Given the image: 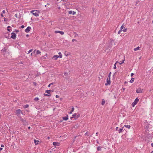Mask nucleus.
Listing matches in <instances>:
<instances>
[{
    "instance_id": "nucleus-1",
    "label": "nucleus",
    "mask_w": 153,
    "mask_h": 153,
    "mask_svg": "<svg viewBox=\"0 0 153 153\" xmlns=\"http://www.w3.org/2000/svg\"><path fill=\"white\" fill-rule=\"evenodd\" d=\"M111 74V72H110L108 74V77L107 78L106 80V82L105 83V85H110L111 83L110 82V76Z\"/></svg>"
},
{
    "instance_id": "nucleus-2",
    "label": "nucleus",
    "mask_w": 153,
    "mask_h": 153,
    "mask_svg": "<svg viewBox=\"0 0 153 153\" xmlns=\"http://www.w3.org/2000/svg\"><path fill=\"white\" fill-rule=\"evenodd\" d=\"M39 10H33L31 11V13H32L33 15L36 17L39 16Z\"/></svg>"
},
{
    "instance_id": "nucleus-3",
    "label": "nucleus",
    "mask_w": 153,
    "mask_h": 153,
    "mask_svg": "<svg viewBox=\"0 0 153 153\" xmlns=\"http://www.w3.org/2000/svg\"><path fill=\"white\" fill-rule=\"evenodd\" d=\"M80 116V114H79L74 113L72 115L71 119L74 118L75 119H77Z\"/></svg>"
},
{
    "instance_id": "nucleus-4",
    "label": "nucleus",
    "mask_w": 153,
    "mask_h": 153,
    "mask_svg": "<svg viewBox=\"0 0 153 153\" xmlns=\"http://www.w3.org/2000/svg\"><path fill=\"white\" fill-rule=\"evenodd\" d=\"M139 101V99L138 97H137L135 100L134 102L132 103V105L133 107H134L135 105H136Z\"/></svg>"
},
{
    "instance_id": "nucleus-5",
    "label": "nucleus",
    "mask_w": 153,
    "mask_h": 153,
    "mask_svg": "<svg viewBox=\"0 0 153 153\" xmlns=\"http://www.w3.org/2000/svg\"><path fill=\"white\" fill-rule=\"evenodd\" d=\"M11 38L13 39H15L16 37V34L14 32H13L11 33Z\"/></svg>"
},
{
    "instance_id": "nucleus-6",
    "label": "nucleus",
    "mask_w": 153,
    "mask_h": 153,
    "mask_svg": "<svg viewBox=\"0 0 153 153\" xmlns=\"http://www.w3.org/2000/svg\"><path fill=\"white\" fill-rule=\"evenodd\" d=\"M143 90L140 88H138L136 90V92L137 93H142Z\"/></svg>"
},
{
    "instance_id": "nucleus-7",
    "label": "nucleus",
    "mask_w": 153,
    "mask_h": 153,
    "mask_svg": "<svg viewBox=\"0 0 153 153\" xmlns=\"http://www.w3.org/2000/svg\"><path fill=\"white\" fill-rule=\"evenodd\" d=\"M125 27L123 25H122L120 27L121 30L124 32H125L126 31L127 29L126 28L125 29Z\"/></svg>"
},
{
    "instance_id": "nucleus-8",
    "label": "nucleus",
    "mask_w": 153,
    "mask_h": 153,
    "mask_svg": "<svg viewBox=\"0 0 153 153\" xmlns=\"http://www.w3.org/2000/svg\"><path fill=\"white\" fill-rule=\"evenodd\" d=\"M31 28L30 27L28 26L27 28L25 30V31L26 33H28L30 30H31Z\"/></svg>"
},
{
    "instance_id": "nucleus-9",
    "label": "nucleus",
    "mask_w": 153,
    "mask_h": 153,
    "mask_svg": "<svg viewBox=\"0 0 153 153\" xmlns=\"http://www.w3.org/2000/svg\"><path fill=\"white\" fill-rule=\"evenodd\" d=\"M59 57L60 58H62V56L61 55L59 56L54 55L53 56V58H54L56 60Z\"/></svg>"
},
{
    "instance_id": "nucleus-10",
    "label": "nucleus",
    "mask_w": 153,
    "mask_h": 153,
    "mask_svg": "<svg viewBox=\"0 0 153 153\" xmlns=\"http://www.w3.org/2000/svg\"><path fill=\"white\" fill-rule=\"evenodd\" d=\"M55 33H59L63 35L64 34V32L62 31H59V30H56L55 31Z\"/></svg>"
},
{
    "instance_id": "nucleus-11",
    "label": "nucleus",
    "mask_w": 153,
    "mask_h": 153,
    "mask_svg": "<svg viewBox=\"0 0 153 153\" xmlns=\"http://www.w3.org/2000/svg\"><path fill=\"white\" fill-rule=\"evenodd\" d=\"M21 110L20 109H17L16 110V114L18 115H19V114L21 113Z\"/></svg>"
},
{
    "instance_id": "nucleus-12",
    "label": "nucleus",
    "mask_w": 153,
    "mask_h": 153,
    "mask_svg": "<svg viewBox=\"0 0 153 153\" xmlns=\"http://www.w3.org/2000/svg\"><path fill=\"white\" fill-rule=\"evenodd\" d=\"M68 74L67 73L65 72L64 73V75L65 76V78L66 79H68Z\"/></svg>"
},
{
    "instance_id": "nucleus-13",
    "label": "nucleus",
    "mask_w": 153,
    "mask_h": 153,
    "mask_svg": "<svg viewBox=\"0 0 153 153\" xmlns=\"http://www.w3.org/2000/svg\"><path fill=\"white\" fill-rule=\"evenodd\" d=\"M63 119L64 120H67L68 119V115H67V116L64 117H62Z\"/></svg>"
},
{
    "instance_id": "nucleus-14",
    "label": "nucleus",
    "mask_w": 153,
    "mask_h": 153,
    "mask_svg": "<svg viewBox=\"0 0 153 153\" xmlns=\"http://www.w3.org/2000/svg\"><path fill=\"white\" fill-rule=\"evenodd\" d=\"M34 142L35 145H37L38 144V142H39V141L37 140H36L35 139H34Z\"/></svg>"
},
{
    "instance_id": "nucleus-15",
    "label": "nucleus",
    "mask_w": 153,
    "mask_h": 153,
    "mask_svg": "<svg viewBox=\"0 0 153 153\" xmlns=\"http://www.w3.org/2000/svg\"><path fill=\"white\" fill-rule=\"evenodd\" d=\"M140 47L139 46L137 47V48H136L134 49V51H137V50H140Z\"/></svg>"
},
{
    "instance_id": "nucleus-16",
    "label": "nucleus",
    "mask_w": 153,
    "mask_h": 153,
    "mask_svg": "<svg viewBox=\"0 0 153 153\" xmlns=\"http://www.w3.org/2000/svg\"><path fill=\"white\" fill-rule=\"evenodd\" d=\"M74 107H72V108L71 110V111H70V112H68V113H69V114H72V112L74 111Z\"/></svg>"
},
{
    "instance_id": "nucleus-17",
    "label": "nucleus",
    "mask_w": 153,
    "mask_h": 153,
    "mask_svg": "<svg viewBox=\"0 0 153 153\" xmlns=\"http://www.w3.org/2000/svg\"><path fill=\"white\" fill-rule=\"evenodd\" d=\"M53 144L54 146H58L59 143L56 142H53Z\"/></svg>"
},
{
    "instance_id": "nucleus-18",
    "label": "nucleus",
    "mask_w": 153,
    "mask_h": 153,
    "mask_svg": "<svg viewBox=\"0 0 153 153\" xmlns=\"http://www.w3.org/2000/svg\"><path fill=\"white\" fill-rule=\"evenodd\" d=\"M134 78H132L130 81V82L131 83H132L134 81Z\"/></svg>"
},
{
    "instance_id": "nucleus-19",
    "label": "nucleus",
    "mask_w": 153,
    "mask_h": 153,
    "mask_svg": "<svg viewBox=\"0 0 153 153\" xmlns=\"http://www.w3.org/2000/svg\"><path fill=\"white\" fill-rule=\"evenodd\" d=\"M51 91V90H46L45 91V93H46L48 94H50Z\"/></svg>"
},
{
    "instance_id": "nucleus-20",
    "label": "nucleus",
    "mask_w": 153,
    "mask_h": 153,
    "mask_svg": "<svg viewBox=\"0 0 153 153\" xmlns=\"http://www.w3.org/2000/svg\"><path fill=\"white\" fill-rule=\"evenodd\" d=\"M118 62L117 61L116 62V63L114 65V66L113 67V68L114 69H116V64Z\"/></svg>"
},
{
    "instance_id": "nucleus-21",
    "label": "nucleus",
    "mask_w": 153,
    "mask_h": 153,
    "mask_svg": "<svg viewBox=\"0 0 153 153\" xmlns=\"http://www.w3.org/2000/svg\"><path fill=\"white\" fill-rule=\"evenodd\" d=\"M124 126L125 127L127 128H130L131 127V126L130 125H125Z\"/></svg>"
},
{
    "instance_id": "nucleus-22",
    "label": "nucleus",
    "mask_w": 153,
    "mask_h": 153,
    "mask_svg": "<svg viewBox=\"0 0 153 153\" xmlns=\"http://www.w3.org/2000/svg\"><path fill=\"white\" fill-rule=\"evenodd\" d=\"M105 102L104 99H103L102 102L101 104L102 105H103L105 103Z\"/></svg>"
},
{
    "instance_id": "nucleus-23",
    "label": "nucleus",
    "mask_w": 153,
    "mask_h": 153,
    "mask_svg": "<svg viewBox=\"0 0 153 153\" xmlns=\"http://www.w3.org/2000/svg\"><path fill=\"white\" fill-rule=\"evenodd\" d=\"M97 151H100L101 150V148L100 146H98L97 148Z\"/></svg>"
},
{
    "instance_id": "nucleus-24",
    "label": "nucleus",
    "mask_w": 153,
    "mask_h": 153,
    "mask_svg": "<svg viewBox=\"0 0 153 153\" xmlns=\"http://www.w3.org/2000/svg\"><path fill=\"white\" fill-rule=\"evenodd\" d=\"M29 106V105L27 104L25 105H24V107L25 108H27Z\"/></svg>"
},
{
    "instance_id": "nucleus-25",
    "label": "nucleus",
    "mask_w": 153,
    "mask_h": 153,
    "mask_svg": "<svg viewBox=\"0 0 153 153\" xmlns=\"http://www.w3.org/2000/svg\"><path fill=\"white\" fill-rule=\"evenodd\" d=\"M123 128H120L119 130L118 131L119 133H120L122 131Z\"/></svg>"
},
{
    "instance_id": "nucleus-26",
    "label": "nucleus",
    "mask_w": 153,
    "mask_h": 153,
    "mask_svg": "<svg viewBox=\"0 0 153 153\" xmlns=\"http://www.w3.org/2000/svg\"><path fill=\"white\" fill-rule=\"evenodd\" d=\"M36 53L37 54H39L41 52H40V51L39 50H37Z\"/></svg>"
},
{
    "instance_id": "nucleus-27",
    "label": "nucleus",
    "mask_w": 153,
    "mask_h": 153,
    "mask_svg": "<svg viewBox=\"0 0 153 153\" xmlns=\"http://www.w3.org/2000/svg\"><path fill=\"white\" fill-rule=\"evenodd\" d=\"M32 51V49L30 50H29V51H28L27 52V54H28L30 53Z\"/></svg>"
},
{
    "instance_id": "nucleus-28",
    "label": "nucleus",
    "mask_w": 153,
    "mask_h": 153,
    "mask_svg": "<svg viewBox=\"0 0 153 153\" xmlns=\"http://www.w3.org/2000/svg\"><path fill=\"white\" fill-rule=\"evenodd\" d=\"M34 100L36 101H37L39 100V99L38 97H36L34 98Z\"/></svg>"
},
{
    "instance_id": "nucleus-29",
    "label": "nucleus",
    "mask_w": 153,
    "mask_h": 153,
    "mask_svg": "<svg viewBox=\"0 0 153 153\" xmlns=\"http://www.w3.org/2000/svg\"><path fill=\"white\" fill-rule=\"evenodd\" d=\"M8 21V19L7 18L4 17V22H7Z\"/></svg>"
},
{
    "instance_id": "nucleus-30",
    "label": "nucleus",
    "mask_w": 153,
    "mask_h": 153,
    "mask_svg": "<svg viewBox=\"0 0 153 153\" xmlns=\"http://www.w3.org/2000/svg\"><path fill=\"white\" fill-rule=\"evenodd\" d=\"M72 11H70L68 12V13L70 14H72Z\"/></svg>"
},
{
    "instance_id": "nucleus-31",
    "label": "nucleus",
    "mask_w": 153,
    "mask_h": 153,
    "mask_svg": "<svg viewBox=\"0 0 153 153\" xmlns=\"http://www.w3.org/2000/svg\"><path fill=\"white\" fill-rule=\"evenodd\" d=\"M21 120L22 122H23L24 123H26V121H25L24 120L22 119Z\"/></svg>"
},
{
    "instance_id": "nucleus-32",
    "label": "nucleus",
    "mask_w": 153,
    "mask_h": 153,
    "mask_svg": "<svg viewBox=\"0 0 153 153\" xmlns=\"http://www.w3.org/2000/svg\"><path fill=\"white\" fill-rule=\"evenodd\" d=\"M122 30H120L118 32V34H119L122 31Z\"/></svg>"
},
{
    "instance_id": "nucleus-33",
    "label": "nucleus",
    "mask_w": 153,
    "mask_h": 153,
    "mask_svg": "<svg viewBox=\"0 0 153 153\" xmlns=\"http://www.w3.org/2000/svg\"><path fill=\"white\" fill-rule=\"evenodd\" d=\"M9 27H10V26H8V27H7V28H8V29H7V30H8V31H10V29H9V28H8Z\"/></svg>"
},
{
    "instance_id": "nucleus-34",
    "label": "nucleus",
    "mask_w": 153,
    "mask_h": 153,
    "mask_svg": "<svg viewBox=\"0 0 153 153\" xmlns=\"http://www.w3.org/2000/svg\"><path fill=\"white\" fill-rule=\"evenodd\" d=\"M124 61V59L122 62H120V64L121 65L122 63H123Z\"/></svg>"
},
{
    "instance_id": "nucleus-35",
    "label": "nucleus",
    "mask_w": 153,
    "mask_h": 153,
    "mask_svg": "<svg viewBox=\"0 0 153 153\" xmlns=\"http://www.w3.org/2000/svg\"><path fill=\"white\" fill-rule=\"evenodd\" d=\"M44 95L46 96H47V97L50 96V95H49V94H45Z\"/></svg>"
},
{
    "instance_id": "nucleus-36",
    "label": "nucleus",
    "mask_w": 153,
    "mask_h": 153,
    "mask_svg": "<svg viewBox=\"0 0 153 153\" xmlns=\"http://www.w3.org/2000/svg\"><path fill=\"white\" fill-rule=\"evenodd\" d=\"M76 12H75L73 11L72 12V14L73 15H74L76 14Z\"/></svg>"
},
{
    "instance_id": "nucleus-37",
    "label": "nucleus",
    "mask_w": 153,
    "mask_h": 153,
    "mask_svg": "<svg viewBox=\"0 0 153 153\" xmlns=\"http://www.w3.org/2000/svg\"><path fill=\"white\" fill-rule=\"evenodd\" d=\"M15 31L16 33H18V32H19V30H15V31Z\"/></svg>"
},
{
    "instance_id": "nucleus-38",
    "label": "nucleus",
    "mask_w": 153,
    "mask_h": 153,
    "mask_svg": "<svg viewBox=\"0 0 153 153\" xmlns=\"http://www.w3.org/2000/svg\"><path fill=\"white\" fill-rule=\"evenodd\" d=\"M25 27V26L24 25H22L21 26V27L22 28H24Z\"/></svg>"
},
{
    "instance_id": "nucleus-39",
    "label": "nucleus",
    "mask_w": 153,
    "mask_h": 153,
    "mask_svg": "<svg viewBox=\"0 0 153 153\" xmlns=\"http://www.w3.org/2000/svg\"><path fill=\"white\" fill-rule=\"evenodd\" d=\"M59 55H62V54H61V53L60 52H59L58 53Z\"/></svg>"
},
{
    "instance_id": "nucleus-40",
    "label": "nucleus",
    "mask_w": 153,
    "mask_h": 153,
    "mask_svg": "<svg viewBox=\"0 0 153 153\" xmlns=\"http://www.w3.org/2000/svg\"><path fill=\"white\" fill-rule=\"evenodd\" d=\"M5 13V11L4 10L2 11V13Z\"/></svg>"
},
{
    "instance_id": "nucleus-41",
    "label": "nucleus",
    "mask_w": 153,
    "mask_h": 153,
    "mask_svg": "<svg viewBox=\"0 0 153 153\" xmlns=\"http://www.w3.org/2000/svg\"><path fill=\"white\" fill-rule=\"evenodd\" d=\"M72 41V42H74L75 41H76V40L75 39H73Z\"/></svg>"
},
{
    "instance_id": "nucleus-42",
    "label": "nucleus",
    "mask_w": 153,
    "mask_h": 153,
    "mask_svg": "<svg viewBox=\"0 0 153 153\" xmlns=\"http://www.w3.org/2000/svg\"><path fill=\"white\" fill-rule=\"evenodd\" d=\"M51 84H52V83H51V84H49L48 85V87H50V86L51 85Z\"/></svg>"
},
{
    "instance_id": "nucleus-43",
    "label": "nucleus",
    "mask_w": 153,
    "mask_h": 153,
    "mask_svg": "<svg viewBox=\"0 0 153 153\" xmlns=\"http://www.w3.org/2000/svg\"><path fill=\"white\" fill-rule=\"evenodd\" d=\"M56 98H59V96L58 95H56Z\"/></svg>"
},
{
    "instance_id": "nucleus-44",
    "label": "nucleus",
    "mask_w": 153,
    "mask_h": 153,
    "mask_svg": "<svg viewBox=\"0 0 153 153\" xmlns=\"http://www.w3.org/2000/svg\"><path fill=\"white\" fill-rule=\"evenodd\" d=\"M1 146L2 147H4V146L3 144L1 145Z\"/></svg>"
},
{
    "instance_id": "nucleus-45",
    "label": "nucleus",
    "mask_w": 153,
    "mask_h": 153,
    "mask_svg": "<svg viewBox=\"0 0 153 153\" xmlns=\"http://www.w3.org/2000/svg\"><path fill=\"white\" fill-rule=\"evenodd\" d=\"M134 75V74L133 73H131V76H132Z\"/></svg>"
},
{
    "instance_id": "nucleus-46",
    "label": "nucleus",
    "mask_w": 153,
    "mask_h": 153,
    "mask_svg": "<svg viewBox=\"0 0 153 153\" xmlns=\"http://www.w3.org/2000/svg\"><path fill=\"white\" fill-rule=\"evenodd\" d=\"M85 134L86 135H87L88 136V133H87V132H86V133H85Z\"/></svg>"
},
{
    "instance_id": "nucleus-47",
    "label": "nucleus",
    "mask_w": 153,
    "mask_h": 153,
    "mask_svg": "<svg viewBox=\"0 0 153 153\" xmlns=\"http://www.w3.org/2000/svg\"><path fill=\"white\" fill-rule=\"evenodd\" d=\"M1 16L2 17H3L4 16L2 13L1 14Z\"/></svg>"
},
{
    "instance_id": "nucleus-48",
    "label": "nucleus",
    "mask_w": 153,
    "mask_h": 153,
    "mask_svg": "<svg viewBox=\"0 0 153 153\" xmlns=\"http://www.w3.org/2000/svg\"><path fill=\"white\" fill-rule=\"evenodd\" d=\"M151 146H152L153 147V143H151Z\"/></svg>"
},
{
    "instance_id": "nucleus-49",
    "label": "nucleus",
    "mask_w": 153,
    "mask_h": 153,
    "mask_svg": "<svg viewBox=\"0 0 153 153\" xmlns=\"http://www.w3.org/2000/svg\"><path fill=\"white\" fill-rule=\"evenodd\" d=\"M2 148L0 147V151H1V150H2Z\"/></svg>"
},
{
    "instance_id": "nucleus-50",
    "label": "nucleus",
    "mask_w": 153,
    "mask_h": 153,
    "mask_svg": "<svg viewBox=\"0 0 153 153\" xmlns=\"http://www.w3.org/2000/svg\"><path fill=\"white\" fill-rule=\"evenodd\" d=\"M21 113L22 114H24V113H23V112H21Z\"/></svg>"
},
{
    "instance_id": "nucleus-51",
    "label": "nucleus",
    "mask_w": 153,
    "mask_h": 153,
    "mask_svg": "<svg viewBox=\"0 0 153 153\" xmlns=\"http://www.w3.org/2000/svg\"><path fill=\"white\" fill-rule=\"evenodd\" d=\"M118 128V127H117L116 128V130H117V129Z\"/></svg>"
},
{
    "instance_id": "nucleus-52",
    "label": "nucleus",
    "mask_w": 153,
    "mask_h": 153,
    "mask_svg": "<svg viewBox=\"0 0 153 153\" xmlns=\"http://www.w3.org/2000/svg\"><path fill=\"white\" fill-rule=\"evenodd\" d=\"M98 132H97L96 133V136H97V134H98Z\"/></svg>"
},
{
    "instance_id": "nucleus-53",
    "label": "nucleus",
    "mask_w": 153,
    "mask_h": 153,
    "mask_svg": "<svg viewBox=\"0 0 153 153\" xmlns=\"http://www.w3.org/2000/svg\"><path fill=\"white\" fill-rule=\"evenodd\" d=\"M123 91H124L125 90V88H123Z\"/></svg>"
},
{
    "instance_id": "nucleus-54",
    "label": "nucleus",
    "mask_w": 153,
    "mask_h": 153,
    "mask_svg": "<svg viewBox=\"0 0 153 153\" xmlns=\"http://www.w3.org/2000/svg\"><path fill=\"white\" fill-rule=\"evenodd\" d=\"M47 5H49V3H48L47 4Z\"/></svg>"
},
{
    "instance_id": "nucleus-55",
    "label": "nucleus",
    "mask_w": 153,
    "mask_h": 153,
    "mask_svg": "<svg viewBox=\"0 0 153 153\" xmlns=\"http://www.w3.org/2000/svg\"><path fill=\"white\" fill-rule=\"evenodd\" d=\"M28 36H29L27 34V35H26V36L27 37H28Z\"/></svg>"
},
{
    "instance_id": "nucleus-56",
    "label": "nucleus",
    "mask_w": 153,
    "mask_h": 153,
    "mask_svg": "<svg viewBox=\"0 0 153 153\" xmlns=\"http://www.w3.org/2000/svg\"><path fill=\"white\" fill-rule=\"evenodd\" d=\"M28 129H30V127H28Z\"/></svg>"
},
{
    "instance_id": "nucleus-57",
    "label": "nucleus",
    "mask_w": 153,
    "mask_h": 153,
    "mask_svg": "<svg viewBox=\"0 0 153 153\" xmlns=\"http://www.w3.org/2000/svg\"><path fill=\"white\" fill-rule=\"evenodd\" d=\"M32 53H31V55H32Z\"/></svg>"
},
{
    "instance_id": "nucleus-58",
    "label": "nucleus",
    "mask_w": 153,
    "mask_h": 153,
    "mask_svg": "<svg viewBox=\"0 0 153 153\" xmlns=\"http://www.w3.org/2000/svg\"><path fill=\"white\" fill-rule=\"evenodd\" d=\"M45 7H46V6H47L46 5H45Z\"/></svg>"
},
{
    "instance_id": "nucleus-59",
    "label": "nucleus",
    "mask_w": 153,
    "mask_h": 153,
    "mask_svg": "<svg viewBox=\"0 0 153 153\" xmlns=\"http://www.w3.org/2000/svg\"><path fill=\"white\" fill-rule=\"evenodd\" d=\"M152 22L153 23V21H152Z\"/></svg>"
},
{
    "instance_id": "nucleus-60",
    "label": "nucleus",
    "mask_w": 153,
    "mask_h": 153,
    "mask_svg": "<svg viewBox=\"0 0 153 153\" xmlns=\"http://www.w3.org/2000/svg\"><path fill=\"white\" fill-rule=\"evenodd\" d=\"M57 0V1H59V0Z\"/></svg>"
}]
</instances>
